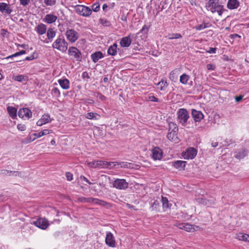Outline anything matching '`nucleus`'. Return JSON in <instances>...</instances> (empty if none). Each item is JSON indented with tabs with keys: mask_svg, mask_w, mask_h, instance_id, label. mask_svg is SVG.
Segmentation results:
<instances>
[{
	"mask_svg": "<svg viewBox=\"0 0 249 249\" xmlns=\"http://www.w3.org/2000/svg\"><path fill=\"white\" fill-rule=\"evenodd\" d=\"M192 115L194 121L196 122H200L204 117L203 114L200 111L194 109L192 110Z\"/></svg>",
	"mask_w": 249,
	"mask_h": 249,
	"instance_id": "obj_18",
	"label": "nucleus"
},
{
	"mask_svg": "<svg viewBox=\"0 0 249 249\" xmlns=\"http://www.w3.org/2000/svg\"><path fill=\"white\" fill-rule=\"evenodd\" d=\"M121 19L123 21H127V17L124 14H123L121 17Z\"/></svg>",
	"mask_w": 249,
	"mask_h": 249,
	"instance_id": "obj_62",
	"label": "nucleus"
},
{
	"mask_svg": "<svg viewBox=\"0 0 249 249\" xmlns=\"http://www.w3.org/2000/svg\"><path fill=\"white\" fill-rule=\"evenodd\" d=\"M113 186L120 190H125L127 188L128 183L124 179L117 178L114 181Z\"/></svg>",
	"mask_w": 249,
	"mask_h": 249,
	"instance_id": "obj_9",
	"label": "nucleus"
},
{
	"mask_svg": "<svg viewBox=\"0 0 249 249\" xmlns=\"http://www.w3.org/2000/svg\"><path fill=\"white\" fill-rule=\"evenodd\" d=\"M197 154V151L192 147L189 148L185 152L184 157L185 159H194Z\"/></svg>",
	"mask_w": 249,
	"mask_h": 249,
	"instance_id": "obj_14",
	"label": "nucleus"
},
{
	"mask_svg": "<svg viewBox=\"0 0 249 249\" xmlns=\"http://www.w3.org/2000/svg\"><path fill=\"white\" fill-rule=\"evenodd\" d=\"M212 26V24L209 22L206 23V22H203L202 24L198 25L195 27V28L196 30H201L203 29H204L205 28L210 27Z\"/></svg>",
	"mask_w": 249,
	"mask_h": 249,
	"instance_id": "obj_32",
	"label": "nucleus"
},
{
	"mask_svg": "<svg viewBox=\"0 0 249 249\" xmlns=\"http://www.w3.org/2000/svg\"><path fill=\"white\" fill-rule=\"evenodd\" d=\"M7 111L9 116L13 119H15L17 117V109L13 107H7Z\"/></svg>",
	"mask_w": 249,
	"mask_h": 249,
	"instance_id": "obj_30",
	"label": "nucleus"
},
{
	"mask_svg": "<svg viewBox=\"0 0 249 249\" xmlns=\"http://www.w3.org/2000/svg\"><path fill=\"white\" fill-rule=\"evenodd\" d=\"M132 34H130L128 36L123 37L120 40V45L123 47H128L131 43Z\"/></svg>",
	"mask_w": 249,
	"mask_h": 249,
	"instance_id": "obj_16",
	"label": "nucleus"
},
{
	"mask_svg": "<svg viewBox=\"0 0 249 249\" xmlns=\"http://www.w3.org/2000/svg\"><path fill=\"white\" fill-rule=\"evenodd\" d=\"M167 37L169 39H178V38H181L182 36L180 34L176 33V34H169Z\"/></svg>",
	"mask_w": 249,
	"mask_h": 249,
	"instance_id": "obj_41",
	"label": "nucleus"
},
{
	"mask_svg": "<svg viewBox=\"0 0 249 249\" xmlns=\"http://www.w3.org/2000/svg\"><path fill=\"white\" fill-rule=\"evenodd\" d=\"M189 78L190 76L184 73L180 76L179 81L182 84L185 85L188 83Z\"/></svg>",
	"mask_w": 249,
	"mask_h": 249,
	"instance_id": "obj_37",
	"label": "nucleus"
},
{
	"mask_svg": "<svg viewBox=\"0 0 249 249\" xmlns=\"http://www.w3.org/2000/svg\"><path fill=\"white\" fill-rule=\"evenodd\" d=\"M189 118V114L188 111L185 108H180L178 111V120L182 124L185 126Z\"/></svg>",
	"mask_w": 249,
	"mask_h": 249,
	"instance_id": "obj_3",
	"label": "nucleus"
},
{
	"mask_svg": "<svg viewBox=\"0 0 249 249\" xmlns=\"http://www.w3.org/2000/svg\"><path fill=\"white\" fill-rule=\"evenodd\" d=\"M240 4V2L238 0H228L227 6L230 10L237 9Z\"/></svg>",
	"mask_w": 249,
	"mask_h": 249,
	"instance_id": "obj_24",
	"label": "nucleus"
},
{
	"mask_svg": "<svg viewBox=\"0 0 249 249\" xmlns=\"http://www.w3.org/2000/svg\"><path fill=\"white\" fill-rule=\"evenodd\" d=\"M149 100L150 101H153V102H159L158 99L157 98H156V97H155L154 96H149Z\"/></svg>",
	"mask_w": 249,
	"mask_h": 249,
	"instance_id": "obj_54",
	"label": "nucleus"
},
{
	"mask_svg": "<svg viewBox=\"0 0 249 249\" xmlns=\"http://www.w3.org/2000/svg\"><path fill=\"white\" fill-rule=\"evenodd\" d=\"M67 39L71 43L75 42L79 38L78 33L73 29H68L65 33Z\"/></svg>",
	"mask_w": 249,
	"mask_h": 249,
	"instance_id": "obj_8",
	"label": "nucleus"
},
{
	"mask_svg": "<svg viewBox=\"0 0 249 249\" xmlns=\"http://www.w3.org/2000/svg\"><path fill=\"white\" fill-rule=\"evenodd\" d=\"M149 30V27L144 25L141 30L140 33H147Z\"/></svg>",
	"mask_w": 249,
	"mask_h": 249,
	"instance_id": "obj_52",
	"label": "nucleus"
},
{
	"mask_svg": "<svg viewBox=\"0 0 249 249\" xmlns=\"http://www.w3.org/2000/svg\"><path fill=\"white\" fill-rule=\"evenodd\" d=\"M44 2L47 6H53L56 3V0H44Z\"/></svg>",
	"mask_w": 249,
	"mask_h": 249,
	"instance_id": "obj_46",
	"label": "nucleus"
},
{
	"mask_svg": "<svg viewBox=\"0 0 249 249\" xmlns=\"http://www.w3.org/2000/svg\"><path fill=\"white\" fill-rule=\"evenodd\" d=\"M243 98V95H239L238 96H236L235 97V100L236 102H240Z\"/></svg>",
	"mask_w": 249,
	"mask_h": 249,
	"instance_id": "obj_58",
	"label": "nucleus"
},
{
	"mask_svg": "<svg viewBox=\"0 0 249 249\" xmlns=\"http://www.w3.org/2000/svg\"><path fill=\"white\" fill-rule=\"evenodd\" d=\"M237 238L239 240L249 242V234L240 233L237 235Z\"/></svg>",
	"mask_w": 249,
	"mask_h": 249,
	"instance_id": "obj_34",
	"label": "nucleus"
},
{
	"mask_svg": "<svg viewBox=\"0 0 249 249\" xmlns=\"http://www.w3.org/2000/svg\"><path fill=\"white\" fill-rule=\"evenodd\" d=\"M14 171H9V170H4V169H2V170H0V175H1V176H10V175H13V172Z\"/></svg>",
	"mask_w": 249,
	"mask_h": 249,
	"instance_id": "obj_43",
	"label": "nucleus"
},
{
	"mask_svg": "<svg viewBox=\"0 0 249 249\" xmlns=\"http://www.w3.org/2000/svg\"><path fill=\"white\" fill-rule=\"evenodd\" d=\"M99 117V115L93 112H89L86 115V118L88 119L97 120Z\"/></svg>",
	"mask_w": 249,
	"mask_h": 249,
	"instance_id": "obj_35",
	"label": "nucleus"
},
{
	"mask_svg": "<svg viewBox=\"0 0 249 249\" xmlns=\"http://www.w3.org/2000/svg\"><path fill=\"white\" fill-rule=\"evenodd\" d=\"M82 77L83 79H85V78L89 79V74H88V73L87 71H84V72H83L82 73Z\"/></svg>",
	"mask_w": 249,
	"mask_h": 249,
	"instance_id": "obj_55",
	"label": "nucleus"
},
{
	"mask_svg": "<svg viewBox=\"0 0 249 249\" xmlns=\"http://www.w3.org/2000/svg\"><path fill=\"white\" fill-rule=\"evenodd\" d=\"M92 9L94 12H98L100 10V5L98 3H95L92 4Z\"/></svg>",
	"mask_w": 249,
	"mask_h": 249,
	"instance_id": "obj_47",
	"label": "nucleus"
},
{
	"mask_svg": "<svg viewBox=\"0 0 249 249\" xmlns=\"http://www.w3.org/2000/svg\"><path fill=\"white\" fill-rule=\"evenodd\" d=\"M75 11L78 14L84 17H89L92 13L91 10L89 7L84 5H77L75 7Z\"/></svg>",
	"mask_w": 249,
	"mask_h": 249,
	"instance_id": "obj_6",
	"label": "nucleus"
},
{
	"mask_svg": "<svg viewBox=\"0 0 249 249\" xmlns=\"http://www.w3.org/2000/svg\"><path fill=\"white\" fill-rule=\"evenodd\" d=\"M219 0H210L207 6L208 11H210L212 13H217L220 16H222L224 11L227 10L224 8L223 5L219 3Z\"/></svg>",
	"mask_w": 249,
	"mask_h": 249,
	"instance_id": "obj_1",
	"label": "nucleus"
},
{
	"mask_svg": "<svg viewBox=\"0 0 249 249\" xmlns=\"http://www.w3.org/2000/svg\"><path fill=\"white\" fill-rule=\"evenodd\" d=\"M161 201L162 203V207L164 209L169 208L172 206L171 204L169 203V201L166 197L162 196Z\"/></svg>",
	"mask_w": 249,
	"mask_h": 249,
	"instance_id": "obj_36",
	"label": "nucleus"
},
{
	"mask_svg": "<svg viewBox=\"0 0 249 249\" xmlns=\"http://www.w3.org/2000/svg\"><path fill=\"white\" fill-rule=\"evenodd\" d=\"M33 223L36 226L42 230L46 229L49 226L48 221L46 219L43 218L38 219L37 220L34 221Z\"/></svg>",
	"mask_w": 249,
	"mask_h": 249,
	"instance_id": "obj_12",
	"label": "nucleus"
},
{
	"mask_svg": "<svg viewBox=\"0 0 249 249\" xmlns=\"http://www.w3.org/2000/svg\"><path fill=\"white\" fill-rule=\"evenodd\" d=\"M152 157L154 160H160L162 157V151L158 147H155L152 151Z\"/></svg>",
	"mask_w": 249,
	"mask_h": 249,
	"instance_id": "obj_15",
	"label": "nucleus"
},
{
	"mask_svg": "<svg viewBox=\"0 0 249 249\" xmlns=\"http://www.w3.org/2000/svg\"><path fill=\"white\" fill-rule=\"evenodd\" d=\"M19 55H20V54L19 53V52H17V53H15L13 54H12L11 55H9V56H7L6 57V59L11 58H13L14 57H17V56H19Z\"/></svg>",
	"mask_w": 249,
	"mask_h": 249,
	"instance_id": "obj_56",
	"label": "nucleus"
},
{
	"mask_svg": "<svg viewBox=\"0 0 249 249\" xmlns=\"http://www.w3.org/2000/svg\"><path fill=\"white\" fill-rule=\"evenodd\" d=\"M178 132L169 131L167 135V139L175 143L178 142V139L177 136Z\"/></svg>",
	"mask_w": 249,
	"mask_h": 249,
	"instance_id": "obj_26",
	"label": "nucleus"
},
{
	"mask_svg": "<svg viewBox=\"0 0 249 249\" xmlns=\"http://www.w3.org/2000/svg\"><path fill=\"white\" fill-rule=\"evenodd\" d=\"M216 51V48H209V50L207 51V52L209 53H215Z\"/></svg>",
	"mask_w": 249,
	"mask_h": 249,
	"instance_id": "obj_53",
	"label": "nucleus"
},
{
	"mask_svg": "<svg viewBox=\"0 0 249 249\" xmlns=\"http://www.w3.org/2000/svg\"><path fill=\"white\" fill-rule=\"evenodd\" d=\"M169 131H178V127L175 123L171 122L169 123Z\"/></svg>",
	"mask_w": 249,
	"mask_h": 249,
	"instance_id": "obj_39",
	"label": "nucleus"
},
{
	"mask_svg": "<svg viewBox=\"0 0 249 249\" xmlns=\"http://www.w3.org/2000/svg\"><path fill=\"white\" fill-rule=\"evenodd\" d=\"M18 115L21 118L29 119L32 117V112L28 108H22L19 109Z\"/></svg>",
	"mask_w": 249,
	"mask_h": 249,
	"instance_id": "obj_11",
	"label": "nucleus"
},
{
	"mask_svg": "<svg viewBox=\"0 0 249 249\" xmlns=\"http://www.w3.org/2000/svg\"><path fill=\"white\" fill-rule=\"evenodd\" d=\"M57 19V17L52 14H49L45 15L43 20L48 24H51L55 22Z\"/></svg>",
	"mask_w": 249,
	"mask_h": 249,
	"instance_id": "obj_22",
	"label": "nucleus"
},
{
	"mask_svg": "<svg viewBox=\"0 0 249 249\" xmlns=\"http://www.w3.org/2000/svg\"><path fill=\"white\" fill-rule=\"evenodd\" d=\"M160 207V203L158 200H155L151 205L153 210L158 211Z\"/></svg>",
	"mask_w": 249,
	"mask_h": 249,
	"instance_id": "obj_44",
	"label": "nucleus"
},
{
	"mask_svg": "<svg viewBox=\"0 0 249 249\" xmlns=\"http://www.w3.org/2000/svg\"><path fill=\"white\" fill-rule=\"evenodd\" d=\"M207 68L208 70H213L215 69V66L214 65L209 64L207 65Z\"/></svg>",
	"mask_w": 249,
	"mask_h": 249,
	"instance_id": "obj_59",
	"label": "nucleus"
},
{
	"mask_svg": "<svg viewBox=\"0 0 249 249\" xmlns=\"http://www.w3.org/2000/svg\"><path fill=\"white\" fill-rule=\"evenodd\" d=\"M52 94L56 97H60L61 95L59 89L56 87H53L51 90Z\"/></svg>",
	"mask_w": 249,
	"mask_h": 249,
	"instance_id": "obj_40",
	"label": "nucleus"
},
{
	"mask_svg": "<svg viewBox=\"0 0 249 249\" xmlns=\"http://www.w3.org/2000/svg\"><path fill=\"white\" fill-rule=\"evenodd\" d=\"M7 32V31L4 29H2L1 30V35L3 36H6Z\"/></svg>",
	"mask_w": 249,
	"mask_h": 249,
	"instance_id": "obj_63",
	"label": "nucleus"
},
{
	"mask_svg": "<svg viewBox=\"0 0 249 249\" xmlns=\"http://www.w3.org/2000/svg\"><path fill=\"white\" fill-rule=\"evenodd\" d=\"M51 122L50 116L48 114L43 115L41 118L37 122L36 124L38 126H41L44 124L50 123Z\"/></svg>",
	"mask_w": 249,
	"mask_h": 249,
	"instance_id": "obj_20",
	"label": "nucleus"
},
{
	"mask_svg": "<svg viewBox=\"0 0 249 249\" xmlns=\"http://www.w3.org/2000/svg\"><path fill=\"white\" fill-rule=\"evenodd\" d=\"M17 128H18V130L22 131H24L26 129V126L24 124H18Z\"/></svg>",
	"mask_w": 249,
	"mask_h": 249,
	"instance_id": "obj_49",
	"label": "nucleus"
},
{
	"mask_svg": "<svg viewBox=\"0 0 249 249\" xmlns=\"http://www.w3.org/2000/svg\"><path fill=\"white\" fill-rule=\"evenodd\" d=\"M34 54H35V53L33 54H32L31 56H27L25 58V60H28V61H30V60H33L35 58Z\"/></svg>",
	"mask_w": 249,
	"mask_h": 249,
	"instance_id": "obj_60",
	"label": "nucleus"
},
{
	"mask_svg": "<svg viewBox=\"0 0 249 249\" xmlns=\"http://www.w3.org/2000/svg\"><path fill=\"white\" fill-rule=\"evenodd\" d=\"M248 154V151L246 149H242L241 151H239L235 156V158L237 159H242L245 158Z\"/></svg>",
	"mask_w": 249,
	"mask_h": 249,
	"instance_id": "obj_31",
	"label": "nucleus"
},
{
	"mask_svg": "<svg viewBox=\"0 0 249 249\" xmlns=\"http://www.w3.org/2000/svg\"><path fill=\"white\" fill-rule=\"evenodd\" d=\"M79 201L82 203H93L99 205L104 206L106 202L104 201L93 197H81L79 198Z\"/></svg>",
	"mask_w": 249,
	"mask_h": 249,
	"instance_id": "obj_7",
	"label": "nucleus"
},
{
	"mask_svg": "<svg viewBox=\"0 0 249 249\" xmlns=\"http://www.w3.org/2000/svg\"><path fill=\"white\" fill-rule=\"evenodd\" d=\"M13 175L15 176H18L20 177L23 178L25 177V174L22 172L14 171L13 172Z\"/></svg>",
	"mask_w": 249,
	"mask_h": 249,
	"instance_id": "obj_48",
	"label": "nucleus"
},
{
	"mask_svg": "<svg viewBox=\"0 0 249 249\" xmlns=\"http://www.w3.org/2000/svg\"><path fill=\"white\" fill-rule=\"evenodd\" d=\"M80 178L81 180L85 181L86 182H87L89 184H92L91 182H90L85 177H84L83 176H81Z\"/></svg>",
	"mask_w": 249,
	"mask_h": 249,
	"instance_id": "obj_57",
	"label": "nucleus"
},
{
	"mask_svg": "<svg viewBox=\"0 0 249 249\" xmlns=\"http://www.w3.org/2000/svg\"><path fill=\"white\" fill-rule=\"evenodd\" d=\"M172 165L179 170H183L185 167L186 161L183 160H177L172 162Z\"/></svg>",
	"mask_w": 249,
	"mask_h": 249,
	"instance_id": "obj_27",
	"label": "nucleus"
},
{
	"mask_svg": "<svg viewBox=\"0 0 249 249\" xmlns=\"http://www.w3.org/2000/svg\"><path fill=\"white\" fill-rule=\"evenodd\" d=\"M46 32L47 39H46L44 41V42L47 43L49 42V41L52 42L53 41V38L56 35V32L53 29L51 28H50L47 30Z\"/></svg>",
	"mask_w": 249,
	"mask_h": 249,
	"instance_id": "obj_19",
	"label": "nucleus"
},
{
	"mask_svg": "<svg viewBox=\"0 0 249 249\" xmlns=\"http://www.w3.org/2000/svg\"><path fill=\"white\" fill-rule=\"evenodd\" d=\"M106 244L109 247L114 248L115 247V240L113 234L110 232H107L105 239Z\"/></svg>",
	"mask_w": 249,
	"mask_h": 249,
	"instance_id": "obj_13",
	"label": "nucleus"
},
{
	"mask_svg": "<svg viewBox=\"0 0 249 249\" xmlns=\"http://www.w3.org/2000/svg\"><path fill=\"white\" fill-rule=\"evenodd\" d=\"M178 70H174L170 74V79L172 80H174L175 79H177L176 75L178 72Z\"/></svg>",
	"mask_w": 249,
	"mask_h": 249,
	"instance_id": "obj_45",
	"label": "nucleus"
},
{
	"mask_svg": "<svg viewBox=\"0 0 249 249\" xmlns=\"http://www.w3.org/2000/svg\"><path fill=\"white\" fill-rule=\"evenodd\" d=\"M66 177L67 179L69 181H71L73 179V175L70 172L66 173Z\"/></svg>",
	"mask_w": 249,
	"mask_h": 249,
	"instance_id": "obj_50",
	"label": "nucleus"
},
{
	"mask_svg": "<svg viewBox=\"0 0 249 249\" xmlns=\"http://www.w3.org/2000/svg\"><path fill=\"white\" fill-rule=\"evenodd\" d=\"M35 31L39 35H44L47 31V26L43 23H40L35 27Z\"/></svg>",
	"mask_w": 249,
	"mask_h": 249,
	"instance_id": "obj_23",
	"label": "nucleus"
},
{
	"mask_svg": "<svg viewBox=\"0 0 249 249\" xmlns=\"http://www.w3.org/2000/svg\"><path fill=\"white\" fill-rule=\"evenodd\" d=\"M115 162L114 164H115V165L116 164L120 165H121V167H123V168L130 167V165L132 164L131 163H127V162Z\"/></svg>",
	"mask_w": 249,
	"mask_h": 249,
	"instance_id": "obj_42",
	"label": "nucleus"
},
{
	"mask_svg": "<svg viewBox=\"0 0 249 249\" xmlns=\"http://www.w3.org/2000/svg\"><path fill=\"white\" fill-rule=\"evenodd\" d=\"M104 57V55L101 52H96L91 55V58L93 62H97L100 59Z\"/></svg>",
	"mask_w": 249,
	"mask_h": 249,
	"instance_id": "obj_28",
	"label": "nucleus"
},
{
	"mask_svg": "<svg viewBox=\"0 0 249 249\" xmlns=\"http://www.w3.org/2000/svg\"><path fill=\"white\" fill-rule=\"evenodd\" d=\"M12 79L15 81L21 82L27 81L28 77L23 75H19L17 76H14Z\"/></svg>",
	"mask_w": 249,
	"mask_h": 249,
	"instance_id": "obj_33",
	"label": "nucleus"
},
{
	"mask_svg": "<svg viewBox=\"0 0 249 249\" xmlns=\"http://www.w3.org/2000/svg\"><path fill=\"white\" fill-rule=\"evenodd\" d=\"M108 8V6L107 4L105 3L103 5V10L104 11H107V8Z\"/></svg>",
	"mask_w": 249,
	"mask_h": 249,
	"instance_id": "obj_64",
	"label": "nucleus"
},
{
	"mask_svg": "<svg viewBox=\"0 0 249 249\" xmlns=\"http://www.w3.org/2000/svg\"><path fill=\"white\" fill-rule=\"evenodd\" d=\"M68 54L70 56H72L77 61H80L81 60V53L80 51L75 47H71L69 48Z\"/></svg>",
	"mask_w": 249,
	"mask_h": 249,
	"instance_id": "obj_10",
	"label": "nucleus"
},
{
	"mask_svg": "<svg viewBox=\"0 0 249 249\" xmlns=\"http://www.w3.org/2000/svg\"><path fill=\"white\" fill-rule=\"evenodd\" d=\"M113 162H108L106 161L97 160L88 163V165L92 168H111L115 166Z\"/></svg>",
	"mask_w": 249,
	"mask_h": 249,
	"instance_id": "obj_2",
	"label": "nucleus"
},
{
	"mask_svg": "<svg viewBox=\"0 0 249 249\" xmlns=\"http://www.w3.org/2000/svg\"><path fill=\"white\" fill-rule=\"evenodd\" d=\"M202 203L206 205H207L208 206H209V205L211 204V203L210 202L209 200H208L205 199L202 200Z\"/></svg>",
	"mask_w": 249,
	"mask_h": 249,
	"instance_id": "obj_61",
	"label": "nucleus"
},
{
	"mask_svg": "<svg viewBox=\"0 0 249 249\" xmlns=\"http://www.w3.org/2000/svg\"><path fill=\"white\" fill-rule=\"evenodd\" d=\"M12 11L10 5L4 2L0 3V11L2 13L10 14L12 13Z\"/></svg>",
	"mask_w": 249,
	"mask_h": 249,
	"instance_id": "obj_21",
	"label": "nucleus"
},
{
	"mask_svg": "<svg viewBox=\"0 0 249 249\" xmlns=\"http://www.w3.org/2000/svg\"><path fill=\"white\" fill-rule=\"evenodd\" d=\"M51 132V130H50L44 129L38 133H34L32 135H30L28 138L24 139L23 142L26 143H30L37 138L50 133Z\"/></svg>",
	"mask_w": 249,
	"mask_h": 249,
	"instance_id": "obj_5",
	"label": "nucleus"
},
{
	"mask_svg": "<svg viewBox=\"0 0 249 249\" xmlns=\"http://www.w3.org/2000/svg\"><path fill=\"white\" fill-rule=\"evenodd\" d=\"M19 1L21 5L25 6L29 3L30 0H19Z\"/></svg>",
	"mask_w": 249,
	"mask_h": 249,
	"instance_id": "obj_51",
	"label": "nucleus"
},
{
	"mask_svg": "<svg viewBox=\"0 0 249 249\" xmlns=\"http://www.w3.org/2000/svg\"><path fill=\"white\" fill-rule=\"evenodd\" d=\"M177 227L188 232H192L195 230L194 225L189 223H179L177 225Z\"/></svg>",
	"mask_w": 249,
	"mask_h": 249,
	"instance_id": "obj_17",
	"label": "nucleus"
},
{
	"mask_svg": "<svg viewBox=\"0 0 249 249\" xmlns=\"http://www.w3.org/2000/svg\"><path fill=\"white\" fill-rule=\"evenodd\" d=\"M58 83L61 87L64 89H68L70 87V82L68 79L65 78L58 79Z\"/></svg>",
	"mask_w": 249,
	"mask_h": 249,
	"instance_id": "obj_25",
	"label": "nucleus"
},
{
	"mask_svg": "<svg viewBox=\"0 0 249 249\" xmlns=\"http://www.w3.org/2000/svg\"><path fill=\"white\" fill-rule=\"evenodd\" d=\"M117 44L114 43L111 45L107 50V54L109 55L114 56L117 54Z\"/></svg>",
	"mask_w": 249,
	"mask_h": 249,
	"instance_id": "obj_29",
	"label": "nucleus"
},
{
	"mask_svg": "<svg viewBox=\"0 0 249 249\" xmlns=\"http://www.w3.org/2000/svg\"><path fill=\"white\" fill-rule=\"evenodd\" d=\"M53 47L62 52H65L68 49V43L63 38L58 37L53 43Z\"/></svg>",
	"mask_w": 249,
	"mask_h": 249,
	"instance_id": "obj_4",
	"label": "nucleus"
},
{
	"mask_svg": "<svg viewBox=\"0 0 249 249\" xmlns=\"http://www.w3.org/2000/svg\"><path fill=\"white\" fill-rule=\"evenodd\" d=\"M158 88L160 90H164L165 88L167 87V83L166 80L162 79L157 84Z\"/></svg>",
	"mask_w": 249,
	"mask_h": 249,
	"instance_id": "obj_38",
	"label": "nucleus"
}]
</instances>
